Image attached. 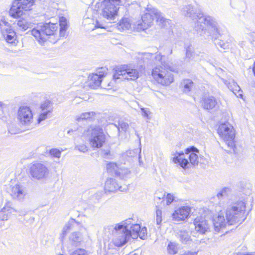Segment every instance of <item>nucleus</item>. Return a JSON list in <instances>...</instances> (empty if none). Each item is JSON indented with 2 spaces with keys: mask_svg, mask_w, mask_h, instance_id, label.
Masks as SVG:
<instances>
[{
  "mask_svg": "<svg viewBox=\"0 0 255 255\" xmlns=\"http://www.w3.org/2000/svg\"><path fill=\"white\" fill-rule=\"evenodd\" d=\"M163 57H164V56L158 53L155 54L150 53L144 54V58L154 59L155 62L160 64L152 70V76L154 79L162 85H168L173 81V77L168 70L173 72H177V71L175 68L163 61Z\"/></svg>",
  "mask_w": 255,
  "mask_h": 255,
  "instance_id": "1",
  "label": "nucleus"
},
{
  "mask_svg": "<svg viewBox=\"0 0 255 255\" xmlns=\"http://www.w3.org/2000/svg\"><path fill=\"white\" fill-rule=\"evenodd\" d=\"M154 18L156 19V21L161 27L167 26L170 24V20L165 18L160 11L151 5H147L141 19L134 23V28L138 31L144 30L151 25Z\"/></svg>",
  "mask_w": 255,
  "mask_h": 255,
  "instance_id": "2",
  "label": "nucleus"
},
{
  "mask_svg": "<svg viewBox=\"0 0 255 255\" xmlns=\"http://www.w3.org/2000/svg\"><path fill=\"white\" fill-rule=\"evenodd\" d=\"M123 223H125L124 226L118 229L113 239L114 244L118 247L123 246L131 238L136 239V232L139 230V226L137 225H133L131 219L123 221Z\"/></svg>",
  "mask_w": 255,
  "mask_h": 255,
  "instance_id": "3",
  "label": "nucleus"
},
{
  "mask_svg": "<svg viewBox=\"0 0 255 255\" xmlns=\"http://www.w3.org/2000/svg\"><path fill=\"white\" fill-rule=\"evenodd\" d=\"M199 150L195 147L192 146L185 149V153L183 152H176L172 153V161L178 164L184 169L189 168V165H197L199 163L198 154Z\"/></svg>",
  "mask_w": 255,
  "mask_h": 255,
  "instance_id": "4",
  "label": "nucleus"
},
{
  "mask_svg": "<svg viewBox=\"0 0 255 255\" xmlns=\"http://www.w3.org/2000/svg\"><path fill=\"white\" fill-rule=\"evenodd\" d=\"M246 202L240 200L229 205L226 209V218L230 225L241 224L245 219L244 216Z\"/></svg>",
  "mask_w": 255,
  "mask_h": 255,
  "instance_id": "5",
  "label": "nucleus"
},
{
  "mask_svg": "<svg viewBox=\"0 0 255 255\" xmlns=\"http://www.w3.org/2000/svg\"><path fill=\"white\" fill-rule=\"evenodd\" d=\"M58 28V25L56 23H40L31 30V34L40 44H42L50 36L55 35Z\"/></svg>",
  "mask_w": 255,
  "mask_h": 255,
  "instance_id": "6",
  "label": "nucleus"
},
{
  "mask_svg": "<svg viewBox=\"0 0 255 255\" xmlns=\"http://www.w3.org/2000/svg\"><path fill=\"white\" fill-rule=\"evenodd\" d=\"M122 4V0H104L101 4V15L108 20H114Z\"/></svg>",
  "mask_w": 255,
  "mask_h": 255,
  "instance_id": "7",
  "label": "nucleus"
},
{
  "mask_svg": "<svg viewBox=\"0 0 255 255\" xmlns=\"http://www.w3.org/2000/svg\"><path fill=\"white\" fill-rule=\"evenodd\" d=\"M218 133L223 139L228 148L234 150L235 133L233 127L228 123L221 124L218 129Z\"/></svg>",
  "mask_w": 255,
  "mask_h": 255,
  "instance_id": "8",
  "label": "nucleus"
},
{
  "mask_svg": "<svg viewBox=\"0 0 255 255\" xmlns=\"http://www.w3.org/2000/svg\"><path fill=\"white\" fill-rule=\"evenodd\" d=\"M197 25L200 24L199 29L203 30L205 26L211 28V34L215 36L216 38L218 37L219 35L222 34V30L218 25L216 19L212 16L209 15H202L197 22Z\"/></svg>",
  "mask_w": 255,
  "mask_h": 255,
  "instance_id": "9",
  "label": "nucleus"
},
{
  "mask_svg": "<svg viewBox=\"0 0 255 255\" xmlns=\"http://www.w3.org/2000/svg\"><path fill=\"white\" fill-rule=\"evenodd\" d=\"M138 77V71L127 65L118 68L113 75V78L116 80L124 79L128 80H135Z\"/></svg>",
  "mask_w": 255,
  "mask_h": 255,
  "instance_id": "10",
  "label": "nucleus"
},
{
  "mask_svg": "<svg viewBox=\"0 0 255 255\" xmlns=\"http://www.w3.org/2000/svg\"><path fill=\"white\" fill-rule=\"evenodd\" d=\"M33 4L32 0H15L12 3L9 14L14 18L19 17L24 13V11L30 10Z\"/></svg>",
  "mask_w": 255,
  "mask_h": 255,
  "instance_id": "11",
  "label": "nucleus"
},
{
  "mask_svg": "<svg viewBox=\"0 0 255 255\" xmlns=\"http://www.w3.org/2000/svg\"><path fill=\"white\" fill-rule=\"evenodd\" d=\"M17 120L20 125L27 129L33 128V114L29 107L22 106L19 108L17 112Z\"/></svg>",
  "mask_w": 255,
  "mask_h": 255,
  "instance_id": "12",
  "label": "nucleus"
},
{
  "mask_svg": "<svg viewBox=\"0 0 255 255\" xmlns=\"http://www.w3.org/2000/svg\"><path fill=\"white\" fill-rule=\"evenodd\" d=\"M106 136L102 128L95 127L92 130L90 139V144L93 147L100 148L105 142Z\"/></svg>",
  "mask_w": 255,
  "mask_h": 255,
  "instance_id": "13",
  "label": "nucleus"
},
{
  "mask_svg": "<svg viewBox=\"0 0 255 255\" xmlns=\"http://www.w3.org/2000/svg\"><path fill=\"white\" fill-rule=\"evenodd\" d=\"M30 174L31 176L37 180L44 178L48 173L47 167L41 163H35L30 167Z\"/></svg>",
  "mask_w": 255,
  "mask_h": 255,
  "instance_id": "14",
  "label": "nucleus"
},
{
  "mask_svg": "<svg viewBox=\"0 0 255 255\" xmlns=\"http://www.w3.org/2000/svg\"><path fill=\"white\" fill-rule=\"evenodd\" d=\"M231 190L228 187L222 188L216 195L211 199V202L214 203L216 205L222 206L224 201L228 198L229 195L231 193Z\"/></svg>",
  "mask_w": 255,
  "mask_h": 255,
  "instance_id": "15",
  "label": "nucleus"
},
{
  "mask_svg": "<svg viewBox=\"0 0 255 255\" xmlns=\"http://www.w3.org/2000/svg\"><path fill=\"white\" fill-rule=\"evenodd\" d=\"M213 223L214 226L215 230L216 232H220L223 230L227 226H231L228 219L220 213L217 217H215L213 219Z\"/></svg>",
  "mask_w": 255,
  "mask_h": 255,
  "instance_id": "16",
  "label": "nucleus"
},
{
  "mask_svg": "<svg viewBox=\"0 0 255 255\" xmlns=\"http://www.w3.org/2000/svg\"><path fill=\"white\" fill-rule=\"evenodd\" d=\"M26 194V192L22 185L16 184L11 187L10 195L13 199L22 201Z\"/></svg>",
  "mask_w": 255,
  "mask_h": 255,
  "instance_id": "17",
  "label": "nucleus"
},
{
  "mask_svg": "<svg viewBox=\"0 0 255 255\" xmlns=\"http://www.w3.org/2000/svg\"><path fill=\"white\" fill-rule=\"evenodd\" d=\"M182 12L185 16L189 17L192 19L198 20L203 15V13L200 9L197 10L194 8L191 4L184 6L182 9Z\"/></svg>",
  "mask_w": 255,
  "mask_h": 255,
  "instance_id": "18",
  "label": "nucleus"
},
{
  "mask_svg": "<svg viewBox=\"0 0 255 255\" xmlns=\"http://www.w3.org/2000/svg\"><path fill=\"white\" fill-rule=\"evenodd\" d=\"M190 208L183 206L175 210L172 214L173 220L175 221H183L187 218L190 213Z\"/></svg>",
  "mask_w": 255,
  "mask_h": 255,
  "instance_id": "19",
  "label": "nucleus"
},
{
  "mask_svg": "<svg viewBox=\"0 0 255 255\" xmlns=\"http://www.w3.org/2000/svg\"><path fill=\"white\" fill-rule=\"evenodd\" d=\"M195 230L201 234H205L209 229V225L207 221L202 217H197L194 221Z\"/></svg>",
  "mask_w": 255,
  "mask_h": 255,
  "instance_id": "20",
  "label": "nucleus"
},
{
  "mask_svg": "<svg viewBox=\"0 0 255 255\" xmlns=\"http://www.w3.org/2000/svg\"><path fill=\"white\" fill-rule=\"evenodd\" d=\"M125 188H123L122 186H120L116 179L114 178L108 179L105 185V190L106 192H114L117 190L123 192Z\"/></svg>",
  "mask_w": 255,
  "mask_h": 255,
  "instance_id": "21",
  "label": "nucleus"
},
{
  "mask_svg": "<svg viewBox=\"0 0 255 255\" xmlns=\"http://www.w3.org/2000/svg\"><path fill=\"white\" fill-rule=\"evenodd\" d=\"M102 71H99V74H93L90 75L89 77V85L93 89H96L99 87L101 83L102 78L105 76V70L102 68Z\"/></svg>",
  "mask_w": 255,
  "mask_h": 255,
  "instance_id": "22",
  "label": "nucleus"
},
{
  "mask_svg": "<svg viewBox=\"0 0 255 255\" xmlns=\"http://www.w3.org/2000/svg\"><path fill=\"white\" fill-rule=\"evenodd\" d=\"M1 34L3 38L9 43L15 44L16 35L15 32L10 27H7L1 30Z\"/></svg>",
  "mask_w": 255,
  "mask_h": 255,
  "instance_id": "23",
  "label": "nucleus"
},
{
  "mask_svg": "<svg viewBox=\"0 0 255 255\" xmlns=\"http://www.w3.org/2000/svg\"><path fill=\"white\" fill-rule=\"evenodd\" d=\"M218 102L217 100L212 96L204 97L201 101V105L202 107L208 110L215 108Z\"/></svg>",
  "mask_w": 255,
  "mask_h": 255,
  "instance_id": "24",
  "label": "nucleus"
},
{
  "mask_svg": "<svg viewBox=\"0 0 255 255\" xmlns=\"http://www.w3.org/2000/svg\"><path fill=\"white\" fill-rule=\"evenodd\" d=\"M80 224L73 219H71L63 227L62 233L61 234V238L62 239L65 238L67 234L71 230L76 229Z\"/></svg>",
  "mask_w": 255,
  "mask_h": 255,
  "instance_id": "25",
  "label": "nucleus"
},
{
  "mask_svg": "<svg viewBox=\"0 0 255 255\" xmlns=\"http://www.w3.org/2000/svg\"><path fill=\"white\" fill-rule=\"evenodd\" d=\"M13 212H17V210L11 207L9 203H7L0 211V220L7 221L9 215Z\"/></svg>",
  "mask_w": 255,
  "mask_h": 255,
  "instance_id": "26",
  "label": "nucleus"
},
{
  "mask_svg": "<svg viewBox=\"0 0 255 255\" xmlns=\"http://www.w3.org/2000/svg\"><path fill=\"white\" fill-rule=\"evenodd\" d=\"M175 236L182 244H186L191 241L189 232L184 230L177 231Z\"/></svg>",
  "mask_w": 255,
  "mask_h": 255,
  "instance_id": "27",
  "label": "nucleus"
},
{
  "mask_svg": "<svg viewBox=\"0 0 255 255\" xmlns=\"http://www.w3.org/2000/svg\"><path fill=\"white\" fill-rule=\"evenodd\" d=\"M83 240V236L79 232H73L69 237L70 243L74 246H78Z\"/></svg>",
  "mask_w": 255,
  "mask_h": 255,
  "instance_id": "28",
  "label": "nucleus"
},
{
  "mask_svg": "<svg viewBox=\"0 0 255 255\" xmlns=\"http://www.w3.org/2000/svg\"><path fill=\"white\" fill-rule=\"evenodd\" d=\"M124 224L125 223H123L122 221L118 224L106 226L104 227V231L106 233H109L115 236V234L118 231V229L124 226Z\"/></svg>",
  "mask_w": 255,
  "mask_h": 255,
  "instance_id": "29",
  "label": "nucleus"
},
{
  "mask_svg": "<svg viewBox=\"0 0 255 255\" xmlns=\"http://www.w3.org/2000/svg\"><path fill=\"white\" fill-rule=\"evenodd\" d=\"M138 151V149L128 150L122 154L121 157L125 162L126 161L130 162L132 160V158L136 157ZM126 162H124V164Z\"/></svg>",
  "mask_w": 255,
  "mask_h": 255,
  "instance_id": "30",
  "label": "nucleus"
},
{
  "mask_svg": "<svg viewBox=\"0 0 255 255\" xmlns=\"http://www.w3.org/2000/svg\"><path fill=\"white\" fill-rule=\"evenodd\" d=\"M96 113L94 112H87L82 113L79 116L75 117V120L79 122L83 120H92L95 116Z\"/></svg>",
  "mask_w": 255,
  "mask_h": 255,
  "instance_id": "31",
  "label": "nucleus"
},
{
  "mask_svg": "<svg viewBox=\"0 0 255 255\" xmlns=\"http://www.w3.org/2000/svg\"><path fill=\"white\" fill-rule=\"evenodd\" d=\"M130 174V171L128 168L120 165L118 171H117V177L125 179L128 178Z\"/></svg>",
  "mask_w": 255,
  "mask_h": 255,
  "instance_id": "32",
  "label": "nucleus"
},
{
  "mask_svg": "<svg viewBox=\"0 0 255 255\" xmlns=\"http://www.w3.org/2000/svg\"><path fill=\"white\" fill-rule=\"evenodd\" d=\"M131 22L128 18H123L119 22L118 28L120 30L129 29L131 27Z\"/></svg>",
  "mask_w": 255,
  "mask_h": 255,
  "instance_id": "33",
  "label": "nucleus"
},
{
  "mask_svg": "<svg viewBox=\"0 0 255 255\" xmlns=\"http://www.w3.org/2000/svg\"><path fill=\"white\" fill-rule=\"evenodd\" d=\"M181 86L183 88V91L185 93L190 92L194 86V84L190 79H184L181 83Z\"/></svg>",
  "mask_w": 255,
  "mask_h": 255,
  "instance_id": "34",
  "label": "nucleus"
},
{
  "mask_svg": "<svg viewBox=\"0 0 255 255\" xmlns=\"http://www.w3.org/2000/svg\"><path fill=\"white\" fill-rule=\"evenodd\" d=\"M110 125L116 127L117 128L119 132L122 131H126L128 128L129 126L128 123L123 121H119L118 124L112 123Z\"/></svg>",
  "mask_w": 255,
  "mask_h": 255,
  "instance_id": "35",
  "label": "nucleus"
},
{
  "mask_svg": "<svg viewBox=\"0 0 255 255\" xmlns=\"http://www.w3.org/2000/svg\"><path fill=\"white\" fill-rule=\"evenodd\" d=\"M120 165H118L115 162H109L107 164L106 168L108 172L111 174H115L117 175V171H118Z\"/></svg>",
  "mask_w": 255,
  "mask_h": 255,
  "instance_id": "36",
  "label": "nucleus"
},
{
  "mask_svg": "<svg viewBox=\"0 0 255 255\" xmlns=\"http://www.w3.org/2000/svg\"><path fill=\"white\" fill-rule=\"evenodd\" d=\"M17 25L19 29L25 31L30 27L31 23L25 19H22L17 21Z\"/></svg>",
  "mask_w": 255,
  "mask_h": 255,
  "instance_id": "37",
  "label": "nucleus"
},
{
  "mask_svg": "<svg viewBox=\"0 0 255 255\" xmlns=\"http://www.w3.org/2000/svg\"><path fill=\"white\" fill-rule=\"evenodd\" d=\"M85 130H83V128L81 127L79 128H74L68 130L67 133L73 136L81 135L84 134Z\"/></svg>",
  "mask_w": 255,
  "mask_h": 255,
  "instance_id": "38",
  "label": "nucleus"
},
{
  "mask_svg": "<svg viewBox=\"0 0 255 255\" xmlns=\"http://www.w3.org/2000/svg\"><path fill=\"white\" fill-rule=\"evenodd\" d=\"M221 35L222 34L220 35H219L218 37H217L216 38L215 36H213V35H212V37L215 38L214 43L217 46L223 48V49H228L229 46L228 44L225 43L223 40L219 39V37L221 36Z\"/></svg>",
  "mask_w": 255,
  "mask_h": 255,
  "instance_id": "39",
  "label": "nucleus"
},
{
  "mask_svg": "<svg viewBox=\"0 0 255 255\" xmlns=\"http://www.w3.org/2000/svg\"><path fill=\"white\" fill-rule=\"evenodd\" d=\"M133 225H137L139 226V230L136 231L137 238L139 237L141 239H144L146 235L147 229L145 227L141 228L140 226L138 224H133Z\"/></svg>",
  "mask_w": 255,
  "mask_h": 255,
  "instance_id": "40",
  "label": "nucleus"
},
{
  "mask_svg": "<svg viewBox=\"0 0 255 255\" xmlns=\"http://www.w3.org/2000/svg\"><path fill=\"white\" fill-rule=\"evenodd\" d=\"M8 130V132L12 134H15L20 132V129L13 123L9 124Z\"/></svg>",
  "mask_w": 255,
  "mask_h": 255,
  "instance_id": "41",
  "label": "nucleus"
},
{
  "mask_svg": "<svg viewBox=\"0 0 255 255\" xmlns=\"http://www.w3.org/2000/svg\"><path fill=\"white\" fill-rule=\"evenodd\" d=\"M40 108L42 111L48 112L50 113L52 111L51 107V102L50 101H45L41 105Z\"/></svg>",
  "mask_w": 255,
  "mask_h": 255,
  "instance_id": "42",
  "label": "nucleus"
},
{
  "mask_svg": "<svg viewBox=\"0 0 255 255\" xmlns=\"http://www.w3.org/2000/svg\"><path fill=\"white\" fill-rule=\"evenodd\" d=\"M168 252L170 254L174 255L177 253V248L174 243L170 242L167 246Z\"/></svg>",
  "mask_w": 255,
  "mask_h": 255,
  "instance_id": "43",
  "label": "nucleus"
},
{
  "mask_svg": "<svg viewBox=\"0 0 255 255\" xmlns=\"http://www.w3.org/2000/svg\"><path fill=\"white\" fill-rule=\"evenodd\" d=\"M49 153L51 157L59 158L61 154V150L57 148H52L50 149Z\"/></svg>",
  "mask_w": 255,
  "mask_h": 255,
  "instance_id": "44",
  "label": "nucleus"
},
{
  "mask_svg": "<svg viewBox=\"0 0 255 255\" xmlns=\"http://www.w3.org/2000/svg\"><path fill=\"white\" fill-rule=\"evenodd\" d=\"M195 55L192 47L188 46L186 50V58L189 59H193L195 58Z\"/></svg>",
  "mask_w": 255,
  "mask_h": 255,
  "instance_id": "45",
  "label": "nucleus"
},
{
  "mask_svg": "<svg viewBox=\"0 0 255 255\" xmlns=\"http://www.w3.org/2000/svg\"><path fill=\"white\" fill-rule=\"evenodd\" d=\"M70 255H88L87 252L83 249H78L72 252Z\"/></svg>",
  "mask_w": 255,
  "mask_h": 255,
  "instance_id": "46",
  "label": "nucleus"
},
{
  "mask_svg": "<svg viewBox=\"0 0 255 255\" xmlns=\"http://www.w3.org/2000/svg\"><path fill=\"white\" fill-rule=\"evenodd\" d=\"M141 111V115L142 116L147 119H150V117L149 115L151 114L150 110L148 108H140Z\"/></svg>",
  "mask_w": 255,
  "mask_h": 255,
  "instance_id": "47",
  "label": "nucleus"
},
{
  "mask_svg": "<svg viewBox=\"0 0 255 255\" xmlns=\"http://www.w3.org/2000/svg\"><path fill=\"white\" fill-rule=\"evenodd\" d=\"M162 211L161 210L157 209L156 211V222L157 225H160L162 222Z\"/></svg>",
  "mask_w": 255,
  "mask_h": 255,
  "instance_id": "48",
  "label": "nucleus"
},
{
  "mask_svg": "<svg viewBox=\"0 0 255 255\" xmlns=\"http://www.w3.org/2000/svg\"><path fill=\"white\" fill-rule=\"evenodd\" d=\"M60 29H67V19L64 17H61L59 21Z\"/></svg>",
  "mask_w": 255,
  "mask_h": 255,
  "instance_id": "49",
  "label": "nucleus"
},
{
  "mask_svg": "<svg viewBox=\"0 0 255 255\" xmlns=\"http://www.w3.org/2000/svg\"><path fill=\"white\" fill-rule=\"evenodd\" d=\"M6 105L2 102H0V119L5 121L6 120V117L4 115L2 110L5 108Z\"/></svg>",
  "mask_w": 255,
  "mask_h": 255,
  "instance_id": "50",
  "label": "nucleus"
},
{
  "mask_svg": "<svg viewBox=\"0 0 255 255\" xmlns=\"http://www.w3.org/2000/svg\"><path fill=\"white\" fill-rule=\"evenodd\" d=\"M42 112H43L41 114H40V115L37 119L38 124H39L41 122L45 120L47 118L48 114L49 113H50L49 112H45V111H42Z\"/></svg>",
  "mask_w": 255,
  "mask_h": 255,
  "instance_id": "51",
  "label": "nucleus"
},
{
  "mask_svg": "<svg viewBox=\"0 0 255 255\" xmlns=\"http://www.w3.org/2000/svg\"><path fill=\"white\" fill-rule=\"evenodd\" d=\"M75 148L82 152H85L88 150L87 146L84 144L77 145L75 146Z\"/></svg>",
  "mask_w": 255,
  "mask_h": 255,
  "instance_id": "52",
  "label": "nucleus"
},
{
  "mask_svg": "<svg viewBox=\"0 0 255 255\" xmlns=\"http://www.w3.org/2000/svg\"><path fill=\"white\" fill-rule=\"evenodd\" d=\"M164 200L166 201V204L169 205L173 201L174 197L172 194L168 193Z\"/></svg>",
  "mask_w": 255,
  "mask_h": 255,
  "instance_id": "53",
  "label": "nucleus"
},
{
  "mask_svg": "<svg viewBox=\"0 0 255 255\" xmlns=\"http://www.w3.org/2000/svg\"><path fill=\"white\" fill-rule=\"evenodd\" d=\"M67 29H60L59 36L60 37H64L66 35V31Z\"/></svg>",
  "mask_w": 255,
  "mask_h": 255,
  "instance_id": "54",
  "label": "nucleus"
},
{
  "mask_svg": "<svg viewBox=\"0 0 255 255\" xmlns=\"http://www.w3.org/2000/svg\"><path fill=\"white\" fill-rule=\"evenodd\" d=\"M17 210V212H13V213H17L18 214H19V215L20 216H24L25 215H26V211H24V210Z\"/></svg>",
  "mask_w": 255,
  "mask_h": 255,
  "instance_id": "55",
  "label": "nucleus"
},
{
  "mask_svg": "<svg viewBox=\"0 0 255 255\" xmlns=\"http://www.w3.org/2000/svg\"><path fill=\"white\" fill-rule=\"evenodd\" d=\"M3 24H4V26H8V24H9L8 22L7 21H1V22H0V29H1V30H2L3 29V28H2Z\"/></svg>",
  "mask_w": 255,
  "mask_h": 255,
  "instance_id": "56",
  "label": "nucleus"
},
{
  "mask_svg": "<svg viewBox=\"0 0 255 255\" xmlns=\"http://www.w3.org/2000/svg\"><path fill=\"white\" fill-rule=\"evenodd\" d=\"M103 195V193L102 192H98V193H97L95 196H96V198H98V199H100L102 197Z\"/></svg>",
  "mask_w": 255,
  "mask_h": 255,
  "instance_id": "57",
  "label": "nucleus"
},
{
  "mask_svg": "<svg viewBox=\"0 0 255 255\" xmlns=\"http://www.w3.org/2000/svg\"><path fill=\"white\" fill-rule=\"evenodd\" d=\"M95 28H105L103 26H102L101 24H100L98 22H97L95 26Z\"/></svg>",
  "mask_w": 255,
  "mask_h": 255,
  "instance_id": "58",
  "label": "nucleus"
},
{
  "mask_svg": "<svg viewBox=\"0 0 255 255\" xmlns=\"http://www.w3.org/2000/svg\"><path fill=\"white\" fill-rule=\"evenodd\" d=\"M192 253L191 252L185 253L184 254L181 255H192Z\"/></svg>",
  "mask_w": 255,
  "mask_h": 255,
  "instance_id": "59",
  "label": "nucleus"
},
{
  "mask_svg": "<svg viewBox=\"0 0 255 255\" xmlns=\"http://www.w3.org/2000/svg\"><path fill=\"white\" fill-rule=\"evenodd\" d=\"M253 70V72H254V75L255 76V63H254V65Z\"/></svg>",
  "mask_w": 255,
  "mask_h": 255,
  "instance_id": "60",
  "label": "nucleus"
},
{
  "mask_svg": "<svg viewBox=\"0 0 255 255\" xmlns=\"http://www.w3.org/2000/svg\"><path fill=\"white\" fill-rule=\"evenodd\" d=\"M140 152H141V149H140L139 151V154H138V159H140L141 158V155H140Z\"/></svg>",
  "mask_w": 255,
  "mask_h": 255,
  "instance_id": "61",
  "label": "nucleus"
},
{
  "mask_svg": "<svg viewBox=\"0 0 255 255\" xmlns=\"http://www.w3.org/2000/svg\"><path fill=\"white\" fill-rule=\"evenodd\" d=\"M233 85H234V86H237L236 83H235L234 82H233Z\"/></svg>",
  "mask_w": 255,
  "mask_h": 255,
  "instance_id": "62",
  "label": "nucleus"
},
{
  "mask_svg": "<svg viewBox=\"0 0 255 255\" xmlns=\"http://www.w3.org/2000/svg\"><path fill=\"white\" fill-rule=\"evenodd\" d=\"M172 50L170 49V52H169V54H172Z\"/></svg>",
  "mask_w": 255,
  "mask_h": 255,
  "instance_id": "63",
  "label": "nucleus"
},
{
  "mask_svg": "<svg viewBox=\"0 0 255 255\" xmlns=\"http://www.w3.org/2000/svg\"><path fill=\"white\" fill-rule=\"evenodd\" d=\"M58 255H63L60 254H58Z\"/></svg>",
  "mask_w": 255,
  "mask_h": 255,
  "instance_id": "64",
  "label": "nucleus"
}]
</instances>
